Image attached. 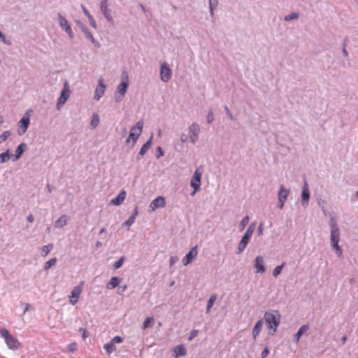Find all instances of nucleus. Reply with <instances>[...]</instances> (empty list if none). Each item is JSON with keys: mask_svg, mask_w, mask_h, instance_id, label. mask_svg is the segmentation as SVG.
Returning <instances> with one entry per match:
<instances>
[{"mask_svg": "<svg viewBox=\"0 0 358 358\" xmlns=\"http://www.w3.org/2000/svg\"><path fill=\"white\" fill-rule=\"evenodd\" d=\"M215 120V115L211 108L208 109V114L206 116V122L207 124H210L213 123Z\"/></svg>", "mask_w": 358, "mask_h": 358, "instance_id": "f704fd0d", "label": "nucleus"}, {"mask_svg": "<svg viewBox=\"0 0 358 358\" xmlns=\"http://www.w3.org/2000/svg\"><path fill=\"white\" fill-rule=\"evenodd\" d=\"M218 6V0H209L210 14L212 17L214 15V10Z\"/></svg>", "mask_w": 358, "mask_h": 358, "instance_id": "cd10ccee", "label": "nucleus"}, {"mask_svg": "<svg viewBox=\"0 0 358 358\" xmlns=\"http://www.w3.org/2000/svg\"><path fill=\"white\" fill-rule=\"evenodd\" d=\"M255 227V224L252 223L248 228V229L245 231L244 236H243L241 242L238 244V253L242 252L244 250V249L245 248V247L247 246V245L249 242V240L254 232Z\"/></svg>", "mask_w": 358, "mask_h": 358, "instance_id": "0eeeda50", "label": "nucleus"}, {"mask_svg": "<svg viewBox=\"0 0 358 358\" xmlns=\"http://www.w3.org/2000/svg\"><path fill=\"white\" fill-rule=\"evenodd\" d=\"M10 155L9 153V150L6 152H3L0 155V163H4L8 162L10 159Z\"/></svg>", "mask_w": 358, "mask_h": 358, "instance_id": "c9c22d12", "label": "nucleus"}, {"mask_svg": "<svg viewBox=\"0 0 358 358\" xmlns=\"http://www.w3.org/2000/svg\"><path fill=\"white\" fill-rule=\"evenodd\" d=\"M154 324V318L152 317H147L143 324V329H145L151 327Z\"/></svg>", "mask_w": 358, "mask_h": 358, "instance_id": "473e14b6", "label": "nucleus"}, {"mask_svg": "<svg viewBox=\"0 0 358 358\" xmlns=\"http://www.w3.org/2000/svg\"><path fill=\"white\" fill-rule=\"evenodd\" d=\"M0 40L2 41V43H3L4 44L6 45H10V40H8L5 36L4 34H3L1 32V31L0 30Z\"/></svg>", "mask_w": 358, "mask_h": 358, "instance_id": "a19ab883", "label": "nucleus"}, {"mask_svg": "<svg viewBox=\"0 0 358 358\" xmlns=\"http://www.w3.org/2000/svg\"><path fill=\"white\" fill-rule=\"evenodd\" d=\"M121 280L122 279L118 277H112L108 282L106 287L108 289H114L120 285Z\"/></svg>", "mask_w": 358, "mask_h": 358, "instance_id": "4be33fe9", "label": "nucleus"}, {"mask_svg": "<svg viewBox=\"0 0 358 358\" xmlns=\"http://www.w3.org/2000/svg\"><path fill=\"white\" fill-rule=\"evenodd\" d=\"M30 123V118L28 113H25L18 124V133L19 134H24Z\"/></svg>", "mask_w": 358, "mask_h": 358, "instance_id": "ddd939ff", "label": "nucleus"}, {"mask_svg": "<svg viewBox=\"0 0 358 358\" xmlns=\"http://www.w3.org/2000/svg\"><path fill=\"white\" fill-rule=\"evenodd\" d=\"M157 150H158V152H159V155H158L157 157H159L160 156H162V155H163V154H164V153H163V151H162V149L160 147H159V148H157Z\"/></svg>", "mask_w": 358, "mask_h": 358, "instance_id": "13d9d810", "label": "nucleus"}, {"mask_svg": "<svg viewBox=\"0 0 358 358\" xmlns=\"http://www.w3.org/2000/svg\"><path fill=\"white\" fill-rule=\"evenodd\" d=\"M81 8L83 10V13L87 18L90 17V16H92V15L90 13V12L88 11V10L86 8V7L85 6L81 5Z\"/></svg>", "mask_w": 358, "mask_h": 358, "instance_id": "09e8293b", "label": "nucleus"}, {"mask_svg": "<svg viewBox=\"0 0 358 358\" xmlns=\"http://www.w3.org/2000/svg\"><path fill=\"white\" fill-rule=\"evenodd\" d=\"M308 328L309 327L308 325H303L302 327H300V329L295 335L296 342H299L301 335L303 334L304 331H307Z\"/></svg>", "mask_w": 358, "mask_h": 358, "instance_id": "c85d7f7f", "label": "nucleus"}, {"mask_svg": "<svg viewBox=\"0 0 358 358\" xmlns=\"http://www.w3.org/2000/svg\"><path fill=\"white\" fill-rule=\"evenodd\" d=\"M249 222V216H245L241 222V230H243Z\"/></svg>", "mask_w": 358, "mask_h": 358, "instance_id": "c03bdc74", "label": "nucleus"}, {"mask_svg": "<svg viewBox=\"0 0 358 358\" xmlns=\"http://www.w3.org/2000/svg\"><path fill=\"white\" fill-rule=\"evenodd\" d=\"M224 110L226 112L227 115L230 119V120L234 121V115L231 113V112L230 111V110L228 108V106H224Z\"/></svg>", "mask_w": 358, "mask_h": 358, "instance_id": "79ce46f5", "label": "nucleus"}, {"mask_svg": "<svg viewBox=\"0 0 358 358\" xmlns=\"http://www.w3.org/2000/svg\"><path fill=\"white\" fill-rule=\"evenodd\" d=\"M52 248V245H51V244L44 245L42 248V252L44 254V256H46L50 252V251L51 250Z\"/></svg>", "mask_w": 358, "mask_h": 358, "instance_id": "ea45409f", "label": "nucleus"}, {"mask_svg": "<svg viewBox=\"0 0 358 358\" xmlns=\"http://www.w3.org/2000/svg\"><path fill=\"white\" fill-rule=\"evenodd\" d=\"M284 266L285 263L283 262L281 265L278 266L274 268L273 274L275 277H277L281 273L282 268Z\"/></svg>", "mask_w": 358, "mask_h": 358, "instance_id": "58836bf2", "label": "nucleus"}, {"mask_svg": "<svg viewBox=\"0 0 358 358\" xmlns=\"http://www.w3.org/2000/svg\"><path fill=\"white\" fill-rule=\"evenodd\" d=\"M124 257H122L117 262H116L115 264H114V268L115 269H117L119 268L120 267L122 266V264L124 263Z\"/></svg>", "mask_w": 358, "mask_h": 358, "instance_id": "37998d69", "label": "nucleus"}, {"mask_svg": "<svg viewBox=\"0 0 358 358\" xmlns=\"http://www.w3.org/2000/svg\"><path fill=\"white\" fill-rule=\"evenodd\" d=\"M6 136H0V142L6 140Z\"/></svg>", "mask_w": 358, "mask_h": 358, "instance_id": "338daca9", "label": "nucleus"}, {"mask_svg": "<svg viewBox=\"0 0 358 358\" xmlns=\"http://www.w3.org/2000/svg\"><path fill=\"white\" fill-rule=\"evenodd\" d=\"M143 124L144 122L142 120L137 122L136 124L131 128L129 134H141L143 131Z\"/></svg>", "mask_w": 358, "mask_h": 358, "instance_id": "a211bd4d", "label": "nucleus"}, {"mask_svg": "<svg viewBox=\"0 0 358 358\" xmlns=\"http://www.w3.org/2000/svg\"><path fill=\"white\" fill-rule=\"evenodd\" d=\"M299 17V14L297 12H293L291 14L287 15L285 16L284 20L286 22H289L292 20H297Z\"/></svg>", "mask_w": 358, "mask_h": 358, "instance_id": "72a5a7b5", "label": "nucleus"}, {"mask_svg": "<svg viewBox=\"0 0 358 358\" xmlns=\"http://www.w3.org/2000/svg\"><path fill=\"white\" fill-rule=\"evenodd\" d=\"M123 341V338L121 336H115L110 342H112L114 345L115 343H121Z\"/></svg>", "mask_w": 358, "mask_h": 358, "instance_id": "a18cd8bd", "label": "nucleus"}, {"mask_svg": "<svg viewBox=\"0 0 358 358\" xmlns=\"http://www.w3.org/2000/svg\"><path fill=\"white\" fill-rule=\"evenodd\" d=\"M71 94V90L68 83L66 82L64 88L61 92L60 96L57 99V108L59 110L66 103Z\"/></svg>", "mask_w": 358, "mask_h": 358, "instance_id": "1a4fd4ad", "label": "nucleus"}, {"mask_svg": "<svg viewBox=\"0 0 358 358\" xmlns=\"http://www.w3.org/2000/svg\"><path fill=\"white\" fill-rule=\"evenodd\" d=\"M151 142H152V137H150V138L141 148V149L139 152L140 155L143 156L147 152V151L151 147Z\"/></svg>", "mask_w": 358, "mask_h": 358, "instance_id": "393cba45", "label": "nucleus"}, {"mask_svg": "<svg viewBox=\"0 0 358 358\" xmlns=\"http://www.w3.org/2000/svg\"><path fill=\"white\" fill-rule=\"evenodd\" d=\"M342 52L345 57L348 56V51L346 50L345 47H343Z\"/></svg>", "mask_w": 358, "mask_h": 358, "instance_id": "bf43d9fd", "label": "nucleus"}, {"mask_svg": "<svg viewBox=\"0 0 358 358\" xmlns=\"http://www.w3.org/2000/svg\"><path fill=\"white\" fill-rule=\"evenodd\" d=\"M67 224V217L65 215H62L55 222L57 227H62Z\"/></svg>", "mask_w": 358, "mask_h": 358, "instance_id": "a878e982", "label": "nucleus"}, {"mask_svg": "<svg viewBox=\"0 0 358 358\" xmlns=\"http://www.w3.org/2000/svg\"><path fill=\"white\" fill-rule=\"evenodd\" d=\"M76 345L75 343H73L70 345L69 349H70V350L73 351L76 350Z\"/></svg>", "mask_w": 358, "mask_h": 358, "instance_id": "680f3d73", "label": "nucleus"}, {"mask_svg": "<svg viewBox=\"0 0 358 358\" xmlns=\"http://www.w3.org/2000/svg\"><path fill=\"white\" fill-rule=\"evenodd\" d=\"M103 348L108 354H111L116 350L115 345L112 342L105 344Z\"/></svg>", "mask_w": 358, "mask_h": 358, "instance_id": "e433bc0d", "label": "nucleus"}, {"mask_svg": "<svg viewBox=\"0 0 358 358\" xmlns=\"http://www.w3.org/2000/svg\"><path fill=\"white\" fill-rule=\"evenodd\" d=\"M126 198V192L122 190L119 194L110 201V203L113 205L118 206L121 204Z\"/></svg>", "mask_w": 358, "mask_h": 358, "instance_id": "aec40b11", "label": "nucleus"}, {"mask_svg": "<svg viewBox=\"0 0 358 358\" xmlns=\"http://www.w3.org/2000/svg\"><path fill=\"white\" fill-rule=\"evenodd\" d=\"M88 20H89V22H90V25H91L93 28L96 29V23L95 20H94V17H92V16H90V17H88Z\"/></svg>", "mask_w": 358, "mask_h": 358, "instance_id": "de8ad7c7", "label": "nucleus"}, {"mask_svg": "<svg viewBox=\"0 0 358 358\" xmlns=\"http://www.w3.org/2000/svg\"><path fill=\"white\" fill-rule=\"evenodd\" d=\"M217 299V295L216 294H212L208 301V305H207V308H206V312L207 313H209L210 311V309L212 308V306H213L215 301H216Z\"/></svg>", "mask_w": 358, "mask_h": 358, "instance_id": "2f4dec72", "label": "nucleus"}, {"mask_svg": "<svg viewBox=\"0 0 358 358\" xmlns=\"http://www.w3.org/2000/svg\"><path fill=\"white\" fill-rule=\"evenodd\" d=\"M255 268L257 273H263L266 271V268L264 266V259L262 257L258 256L256 257L255 261Z\"/></svg>", "mask_w": 358, "mask_h": 358, "instance_id": "f3484780", "label": "nucleus"}, {"mask_svg": "<svg viewBox=\"0 0 358 358\" xmlns=\"http://www.w3.org/2000/svg\"><path fill=\"white\" fill-rule=\"evenodd\" d=\"M77 24L80 26V28L81 29L82 31L84 32L85 30H87V27L84 25L83 23H82L80 21H77Z\"/></svg>", "mask_w": 358, "mask_h": 358, "instance_id": "603ef678", "label": "nucleus"}, {"mask_svg": "<svg viewBox=\"0 0 358 358\" xmlns=\"http://www.w3.org/2000/svg\"><path fill=\"white\" fill-rule=\"evenodd\" d=\"M0 336L4 338L8 348L11 350H17L20 348V343L19 341L12 336L7 329H0Z\"/></svg>", "mask_w": 358, "mask_h": 358, "instance_id": "20e7f679", "label": "nucleus"}, {"mask_svg": "<svg viewBox=\"0 0 358 358\" xmlns=\"http://www.w3.org/2000/svg\"><path fill=\"white\" fill-rule=\"evenodd\" d=\"M83 33H84L85 37L87 38H88L89 40H90L91 42L94 44V45L95 47H97V48L100 47V43L94 38L92 34L90 33L88 29L85 30V31Z\"/></svg>", "mask_w": 358, "mask_h": 358, "instance_id": "b1692460", "label": "nucleus"}, {"mask_svg": "<svg viewBox=\"0 0 358 358\" xmlns=\"http://www.w3.org/2000/svg\"><path fill=\"white\" fill-rule=\"evenodd\" d=\"M80 330L83 331V337L84 339L88 337V333L86 329H81Z\"/></svg>", "mask_w": 358, "mask_h": 358, "instance_id": "6e6d98bb", "label": "nucleus"}, {"mask_svg": "<svg viewBox=\"0 0 358 358\" xmlns=\"http://www.w3.org/2000/svg\"><path fill=\"white\" fill-rule=\"evenodd\" d=\"M309 197H310V195H309L308 189L307 187V185H305L303 188V191H302V203H303L304 202L307 203L308 200L309 199Z\"/></svg>", "mask_w": 358, "mask_h": 358, "instance_id": "7c9ffc66", "label": "nucleus"}, {"mask_svg": "<svg viewBox=\"0 0 358 358\" xmlns=\"http://www.w3.org/2000/svg\"><path fill=\"white\" fill-rule=\"evenodd\" d=\"M57 17L58 23L61 28L66 32L71 38H73L74 37V34L68 20L60 13H58Z\"/></svg>", "mask_w": 358, "mask_h": 358, "instance_id": "9d476101", "label": "nucleus"}, {"mask_svg": "<svg viewBox=\"0 0 358 358\" xmlns=\"http://www.w3.org/2000/svg\"><path fill=\"white\" fill-rule=\"evenodd\" d=\"M140 7L143 12L145 13L147 11L145 7L143 4H140Z\"/></svg>", "mask_w": 358, "mask_h": 358, "instance_id": "0e129e2a", "label": "nucleus"}, {"mask_svg": "<svg viewBox=\"0 0 358 358\" xmlns=\"http://www.w3.org/2000/svg\"><path fill=\"white\" fill-rule=\"evenodd\" d=\"M25 148H26V144H24V143H21L20 145H19V146L17 147V148L15 151V155L13 159V161H16L20 157V156L24 152Z\"/></svg>", "mask_w": 358, "mask_h": 358, "instance_id": "5701e85b", "label": "nucleus"}, {"mask_svg": "<svg viewBox=\"0 0 358 358\" xmlns=\"http://www.w3.org/2000/svg\"><path fill=\"white\" fill-rule=\"evenodd\" d=\"M99 9L107 22L113 24L114 18L112 15V10L109 8V0H100Z\"/></svg>", "mask_w": 358, "mask_h": 358, "instance_id": "423d86ee", "label": "nucleus"}, {"mask_svg": "<svg viewBox=\"0 0 358 358\" xmlns=\"http://www.w3.org/2000/svg\"><path fill=\"white\" fill-rule=\"evenodd\" d=\"M99 116L97 113H94L92 117V120L90 122V126L92 128H95L99 123Z\"/></svg>", "mask_w": 358, "mask_h": 358, "instance_id": "c756f323", "label": "nucleus"}, {"mask_svg": "<svg viewBox=\"0 0 358 358\" xmlns=\"http://www.w3.org/2000/svg\"><path fill=\"white\" fill-rule=\"evenodd\" d=\"M263 234V224L261 223L258 227V234L262 235Z\"/></svg>", "mask_w": 358, "mask_h": 358, "instance_id": "864d4df0", "label": "nucleus"}, {"mask_svg": "<svg viewBox=\"0 0 358 358\" xmlns=\"http://www.w3.org/2000/svg\"><path fill=\"white\" fill-rule=\"evenodd\" d=\"M198 332V330L192 331L189 337V341H192L194 338H195L197 336Z\"/></svg>", "mask_w": 358, "mask_h": 358, "instance_id": "8fccbe9b", "label": "nucleus"}, {"mask_svg": "<svg viewBox=\"0 0 358 358\" xmlns=\"http://www.w3.org/2000/svg\"><path fill=\"white\" fill-rule=\"evenodd\" d=\"M138 208L136 207L135 208V210H134V214L131 215V216H134V219L136 218V215H138Z\"/></svg>", "mask_w": 358, "mask_h": 358, "instance_id": "052dcab7", "label": "nucleus"}, {"mask_svg": "<svg viewBox=\"0 0 358 358\" xmlns=\"http://www.w3.org/2000/svg\"><path fill=\"white\" fill-rule=\"evenodd\" d=\"M203 174V167L201 166L194 171L193 176L190 181V185L194 189L192 195H194L200 189L201 183V176Z\"/></svg>", "mask_w": 358, "mask_h": 358, "instance_id": "39448f33", "label": "nucleus"}, {"mask_svg": "<svg viewBox=\"0 0 358 358\" xmlns=\"http://www.w3.org/2000/svg\"><path fill=\"white\" fill-rule=\"evenodd\" d=\"M262 327H263V320L261 319L257 321V322L255 324V325L252 329V336H253L254 340H255L257 338V337L261 332Z\"/></svg>", "mask_w": 358, "mask_h": 358, "instance_id": "412c9836", "label": "nucleus"}, {"mask_svg": "<svg viewBox=\"0 0 358 358\" xmlns=\"http://www.w3.org/2000/svg\"><path fill=\"white\" fill-rule=\"evenodd\" d=\"M106 88V85L104 83L103 78H99L98 85L95 89L94 99L99 101L104 94Z\"/></svg>", "mask_w": 358, "mask_h": 358, "instance_id": "f8f14e48", "label": "nucleus"}, {"mask_svg": "<svg viewBox=\"0 0 358 358\" xmlns=\"http://www.w3.org/2000/svg\"><path fill=\"white\" fill-rule=\"evenodd\" d=\"M129 77L126 71L122 74L121 82L117 85V90L115 92V99L116 102H120L122 100L127 92L129 87Z\"/></svg>", "mask_w": 358, "mask_h": 358, "instance_id": "f03ea898", "label": "nucleus"}, {"mask_svg": "<svg viewBox=\"0 0 358 358\" xmlns=\"http://www.w3.org/2000/svg\"><path fill=\"white\" fill-rule=\"evenodd\" d=\"M57 262L56 258H52L50 260H48L47 262H45L44 265V268L45 270H48L51 266H54Z\"/></svg>", "mask_w": 358, "mask_h": 358, "instance_id": "4c0bfd02", "label": "nucleus"}, {"mask_svg": "<svg viewBox=\"0 0 358 358\" xmlns=\"http://www.w3.org/2000/svg\"><path fill=\"white\" fill-rule=\"evenodd\" d=\"M346 340H347V337L345 336H344L341 339L342 343L344 344L345 343Z\"/></svg>", "mask_w": 358, "mask_h": 358, "instance_id": "69168bd1", "label": "nucleus"}, {"mask_svg": "<svg viewBox=\"0 0 358 358\" xmlns=\"http://www.w3.org/2000/svg\"><path fill=\"white\" fill-rule=\"evenodd\" d=\"M173 355L176 358H178L180 356H185L187 354L186 348L183 345H179L176 346L173 349Z\"/></svg>", "mask_w": 358, "mask_h": 358, "instance_id": "6ab92c4d", "label": "nucleus"}, {"mask_svg": "<svg viewBox=\"0 0 358 358\" xmlns=\"http://www.w3.org/2000/svg\"><path fill=\"white\" fill-rule=\"evenodd\" d=\"M176 261H177L176 257H171L170 258V265L171 266L173 265Z\"/></svg>", "mask_w": 358, "mask_h": 358, "instance_id": "5fc2aeb1", "label": "nucleus"}, {"mask_svg": "<svg viewBox=\"0 0 358 358\" xmlns=\"http://www.w3.org/2000/svg\"><path fill=\"white\" fill-rule=\"evenodd\" d=\"M264 319L268 326V334L273 335L280 322L279 313L277 310L266 312Z\"/></svg>", "mask_w": 358, "mask_h": 358, "instance_id": "f257e3e1", "label": "nucleus"}, {"mask_svg": "<svg viewBox=\"0 0 358 358\" xmlns=\"http://www.w3.org/2000/svg\"><path fill=\"white\" fill-rule=\"evenodd\" d=\"M200 131L199 125L197 123H192L189 127V134H198Z\"/></svg>", "mask_w": 358, "mask_h": 358, "instance_id": "bb28decb", "label": "nucleus"}, {"mask_svg": "<svg viewBox=\"0 0 358 358\" xmlns=\"http://www.w3.org/2000/svg\"><path fill=\"white\" fill-rule=\"evenodd\" d=\"M198 255L196 246L192 248L182 259V264L186 266L190 264Z\"/></svg>", "mask_w": 358, "mask_h": 358, "instance_id": "dca6fc26", "label": "nucleus"}, {"mask_svg": "<svg viewBox=\"0 0 358 358\" xmlns=\"http://www.w3.org/2000/svg\"><path fill=\"white\" fill-rule=\"evenodd\" d=\"M134 216H130V217L124 222V224L129 227L134 222Z\"/></svg>", "mask_w": 358, "mask_h": 358, "instance_id": "49530a36", "label": "nucleus"}, {"mask_svg": "<svg viewBox=\"0 0 358 358\" xmlns=\"http://www.w3.org/2000/svg\"><path fill=\"white\" fill-rule=\"evenodd\" d=\"M172 76V71L169 64L166 62H163L160 64V71H159V77L160 80L164 83H168Z\"/></svg>", "mask_w": 358, "mask_h": 358, "instance_id": "6e6552de", "label": "nucleus"}, {"mask_svg": "<svg viewBox=\"0 0 358 358\" xmlns=\"http://www.w3.org/2000/svg\"><path fill=\"white\" fill-rule=\"evenodd\" d=\"M289 195V190L282 185L280 186L278 192V208L282 209Z\"/></svg>", "mask_w": 358, "mask_h": 358, "instance_id": "2eb2a0df", "label": "nucleus"}, {"mask_svg": "<svg viewBox=\"0 0 358 358\" xmlns=\"http://www.w3.org/2000/svg\"><path fill=\"white\" fill-rule=\"evenodd\" d=\"M166 205L165 198L163 196H158L154 199L149 205V210L151 212L155 211L158 208H163Z\"/></svg>", "mask_w": 358, "mask_h": 358, "instance_id": "4468645a", "label": "nucleus"}, {"mask_svg": "<svg viewBox=\"0 0 358 358\" xmlns=\"http://www.w3.org/2000/svg\"><path fill=\"white\" fill-rule=\"evenodd\" d=\"M268 352H269V351H268V348H266L262 352V355H261L262 358H266L267 357V355H268Z\"/></svg>", "mask_w": 358, "mask_h": 358, "instance_id": "3c124183", "label": "nucleus"}, {"mask_svg": "<svg viewBox=\"0 0 358 358\" xmlns=\"http://www.w3.org/2000/svg\"><path fill=\"white\" fill-rule=\"evenodd\" d=\"M30 308H31V306L29 304L27 303L24 312L25 313V312L28 311Z\"/></svg>", "mask_w": 358, "mask_h": 358, "instance_id": "e2e57ef3", "label": "nucleus"}, {"mask_svg": "<svg viewBox=\"0 0 358 358\" xmlns=\"http://www.w3.org/2000/svg\"><path fill=\"white\" fill-rule=\"evenodd\" d=\"M84 282L81 281L80 284L75 287L69 296V302L71 305H75L78 301L80 295L83 291Z\"/></svg>", "mask_w": 358, "mask_h": 358, "instance_id": "9b49d317", "label": "nucleus"}, {"mask_svg": "<svg viewBox=\"0 0 358 358\" xmlns=\"http://www.w3.org/2000/svg\"><path fill=\"white\" fill-rule=\"evenodd\" d=\"M3 116L0 114V125L3 123Z\"/></svg>", "mask_w": 358, "mask_h": 358, "instance_id": "774afa93", "label": "nucleus"}, {"mask_svg": "<svg viewBox=\"0 0 358 358\" xmlns=\"http://www.w3.org/2000/svg\"><path fill=\"white\" fill-rule=\"evenodd\" d=\"M340 240V233L339 229L336 224V223L332 220L331 222V241L332 243V247L336 250L337 255L341 257L342 255V251L338 245Z\"/></svg>", "mask_w": 358, "mask_h": 358, "instance_id": "7ed1b4c3", "label": "nucleus"}, {"mask_svg": "<svg viewBox=\"0 0 358 358\" xmlns=\"http://www.w3.org/2000/svg\"><path fill=\"white\" fill-rule=\"evenodd\" d=\"M27 220L29 222H33L34 220V216L32 214H30L28 215L27 217Z\"/></svg>", "mask_w": 358, "mask_h": 358, "instance_id": "4d7b16f0", "label": "nucleus"}]
</instances>
